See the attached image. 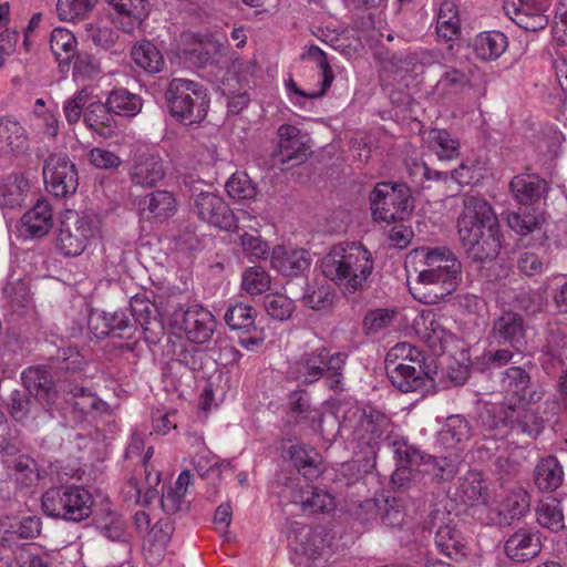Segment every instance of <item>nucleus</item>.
Wrapping results in <instances>:
<instances>
[{"label": "nucleus", "mask_w": 567, "mask_h": 567, "mask_svg": "<svg viewBox=\"0 0 567 567\" xmlns=\"http://www.w3.org/2000/svg\"><path fill=\"white\" fill-rule=\"evenodd\" d=\"M42 522L38 516L4 517L0 519V539L11 545L19 539L37 537Z\"/></svg>", "instance_id": "obj_30"}, {"label": "nucleus", "mask_w": 567, "mask_h": 567, "mask_svg": "<svg viewBox=\"0 0 567 567\" xmlns=\"http://www.w3.org/2000/svg\"><path fill=\"white\" fill-rule=\"evenodd\" d=\"M322 275L343 292L363 290L372 275L374 261L371 252L358 243L332 246L320 264Z\"/></svg>", "instance_id": "obj_2"}, {"label": "nucleus", "mask_w": 567, "mask_h": 567, "mask_svg": "<svg viewBox=\"0 0 567 567\" xmlns=\"http://www.w3.org/2000/svg\"><path fill=\"white\" fill-rule=\"evenodd\" d=\"M477 72V68L468 59L456 61L451 65L446 64L436 86L445 94L463 93L472 87Z\"/></svg>", "instance_id": "obj_21"}, {"label": "nucleus", "mask_w": 567, "mask_h": 567, "mask_svg": "<svg viewBox=\"0 0 567 567\" xmlns=\"http://www.w3.org/2000/svg\"><path fill=\"white\" fill-rule=\"evenodd\" d=\"M501 391L518 400V403H536L542 394L533 390L530 375L520 367H511L499 373Z\"/></svg>", "instance_id": "obj_22"}, {"label": "nucleus", "mask_w": 567, "mask_h": 567, "mask_svg": "<svg viewBox=\"0 0 567 567\" xmlns=\"http://www.w3.org/2000/svg\"><path fill=\"white\" fill-rule=\"evenodd\" d=\"M42 174L47 190L55 197H69L78 189L76 167L65 154H50L44 159Z\"/></svg>", "instance_id": "obj_12"}, {"label": "nucleus", "mask_w": 567, "mask_h": 567, "mask_svg": "<svg viewBox=\"0 0 567 567\" xmlns=\"http://www.w3.org/2000/svg\"><path fill=\"white\" fill-rule=\"evenodd\" d=\"M536 516L540 526L553 532H559L565 527L561 503L555 497L542 501L537 507Z\"/></svg>", "instance_id": "obj_52"}, {"label": "nucleus", "mask_w": 567, "mask_h": 567, "mask_svg": "<svg viewBox=\"0 0 567 567\" xmlns=\"http://www.w3.org/2000/svg\"><path fill=\"white\" fill-rule=\"evenodd\" d=\"M291 412L296 423H306L311 430H321L323 413L317 406H312L310 398L305 392H293L290 396Z\"/></svg>", "instance_id": "obj_42"}, {"label": "nucleus", "mask_w": 567, "mask_h": 567, "mask_svg": "<svg viewBox=\"0 0 567 567\" xmlns=\"http://www.w3.org/2000/svg\"><path fill=\"white\" fill-rule=\"evenodd\" d=\"M22 228L31 237H43L51 229L52 209L50 204L44 200H38L37 204L24 213L21 218Z\"/></svg>", "instance_id": "obj_36"}, {"label": "nucleus", "mask_w": 567, "mask_h": 567, "mask_svg": "<svg viewBox=\"0 0 567 567\" xmlns=\"http://www.w3.org/2000/svg\"><path fill=\"white\" fill-rule=\"evenodd\" d=\"M51 370L49 363L29 367L21 373L23 388L47 404H51L56 396L55 381Z\"/></svg>", "instance_id": "obj_25"}, {"label": "nucleus", "mask_w": 567, "mask_h": 567, "mask_svg": "<svg viewBox=\"0 0 567 567\" xmlns=\"http://www.w3.org/2000/svg\"><path fill=\"white\" fill-rule=\"evenodd\" d=\"M96 233L97 225L93 217L71 212L61 221L56 246L66 257L80 256Z\"/></svg>", "instance_id": "obj_11"}, {"label": "nucleus", "mask_w": 567, "mask_h": 567, "mask_svg": "<svg viewBox=\"0 0 567 567\" xmlns=\"http://www.w3.org/2000/svg\"><path fill=\"white\" fill-rule=\"evenodd\" d=\"M114 10L115 20L124 32L130 33L140 27L148 14L146 0H105Z\"/></svg>", "instance_id": "obj_29"}, {"label": "nucleus", "mask_w": 567, "mask_h": 567, "mask_svg": "<svg viewBox=\"0 0 567 567\" xmlns=\"http://www.w3.org/2000/svg\"><path fill=\"white\" fill-rule=\"evenodd\" d=\"M29 189V182L19 174H12L7 177L0 187V195L3 197V204L10 207L20 205L23 202L24 194Z\"/></svg>", "instance_id": "obj_58"}, {"label": "nucleus", "mask_w": 567, "mask_h": 567, "mask_svg": "<svg viewBox=\"0 0 567 567\" xmlns=\"http://www.w3.org/2000/svg\"><path fill=\"white\" fill-rule=\"evenodd\" d=\"M61 389L64 393L71 395L69 401H71L74 409L82 414H87L104 404L95 394L82 385L65 382Z\"/></svg>", "instance_id": "obj_54"}, {"label": "nucleus", "mask_w": 567, "mask_h": 567, "mask_svg": "<svg viewBox=\"0 0 567 567\" xmlns=\"http://www.w3.org/2000/svg\"><path fill=\"white\" fill-rule=\"evenodd\" d=\"M106 102L115 115L125 117L136 116L143 106V100L140 95L123 87L112 90L106 97Z\"/></svg>", "instance_id": "obj_46"}, {"label": "nucleus", "mask_w": 567, "mask_h": 567, "mask_svg": "<svg viewBox=\"0 0 567 567\" xmlns=\"http://www.w3.org/2000/svg\"><path fill=\"white\" fill-rule=\"evenodd\" d=\"M426 141L440 161H452L460 156V141L446 130L431 128Z\"/></svg>", "instance_id": "obj_43"}, {"label": "nucleus", "mask_w": 567, "mask_h": 567, "mask_svg": "<svg viewBox=\"0 0 567 567\" xmlns=\"http://www.w3.org/2000/svg\"><path fill=\"white\" fill-rule=\"evenodd\" d=\"M437 549L451 559H457L466 554L465 540L462 533L452 524L441 525L434 537Z\"/></svg>", "instance_id": "obj_41"}, {"label": "nucleus", "mask_w": 567, "mask_h": 567, "mask_svg": "<svg viewBox=\"0 0 567 567\" xmlns=\"http://www.w3.org/2000/svg\"><path fill=\"white\" fill-rule=\"evenodd\" d=\"M96 529L111 540L118 542L125 537V522L112 509H103L94 517Z\"/></svg>", "instance_id": "obj_53"}, {"label": "nucleus", "mask_w": 567, "mask_h": 567, "mask_svg": "<svg viewBox=\"0 0 567 567\" xmlns=\"http://www.w3.org/2000/svg\"><path fill=\"white\" fill-rule=\"evenodd\" d=\"M386 375L394 388L403 393H425L434 388V379L426 370L424 360L414 363H390L385 367Z\"/></svg>", "instance_id": "obj_15"}, {"label": "nucleus", "mask_w": 567, "mask_h": 567, "mask_svg": "<svg viewBox=\"0 0 567 567\" xmlns=\"http://www.w3.org/2000/svg\"><path fill=\"white\" fill-rule=\"evenodd\" d=\"M303 302L313 310L330 308L336 299V291L331 285H321L303 295Z\"/></svg>", "instance_id": "obj_62"}, {"label": "nucleus", "mask_w": 567, "mask_h": 567, "mask_svg": "<svg viewBox=\"0 0 567 567\" xmlns=\"http://www.w3.org/2000/svg\"><path fill=\"white\" fill-rule=\"evenodd\" d=\"M41 503L45 515L80 523L91 516L94 499L89 489L83 486L66 484L45 491Z\"/></svg>", "instance_id": "obj_8"}, {"label": "nucleus", "mask_w": 567, "mask_h": 567, "mask_svg": "<svg viewBox=\"0 0 567 567\" xmlns=\"http://www.w3.org/2000/svg\"><path fill=\"white\" fill-rule=\"evenodd\" d=\"M394 423L384 411L364 405L360 411L358 423L354 427L358 455L361 456L362 467L365 472L375 467L377 456L383 441L389 440V445L395 439L393 436Z\"/></svg>", "instance_id": "obj_5"}, {"label": "nucleus", "mask_w": 567, "mask_h": 567, "mask_svg": "<svg viewBox=\"0 0 567 567\" xmlns=\"http://www.w3.org/2000/svg\"><path fill=\"white\" fill-rule=\"evenodd\" d=\"M169 114L179 123L192 125L204 121L209 107L208 90L200 82L174 78L165 89Z\"/></svg>", "instance_id": "obj_6"}, {"label": "nucleus", "mask_w": 567, "mask_h": 567, "mask_svg": "<svg viewBox=\"0 0 567 567\" xmlns=\"http://www.w3.org/2000/svg\"><path fill=\"white\" fill-rule=\"evenodd\" d=\"M436 32L445 41H453L461 35V21L454 2L444 1L441 3L436 20Z\"/></svg>", "instance_id": "obj_48"}, {"label": "nucleus", "mask_w": 567, "mask_h": 567, "mask_svg": "<svg viewBox=\"0 0 567 567\" xmlns=\"http://www.w3.org/2000/svg\"><path fill=\"white\" fill-rule=\"evenodd\" d=\"M114 112L107 105V102L90 103L84 111L83 121L87 128L99 134L101 137L110 138L115 135L117 123L114 118Z\"/></svg>", "instance_id": "obj_31"}, {"label": "nucleus", "mask_w": 567, "mask_h": 567, "mask_svg": "<svg viewBox=\"0 0 567 567\" xmlns=\"http://www.w3.org/2000/svg\"><path fill=\"white\" fill-rule=\"evenodd\" d=\"M348 354L333 352L326 347H320L305 352L293 365L296 379L302 383L312 384L323 380L324 384L334 392L344 390V368Z\"/></svg>", "instance_id": "obj_7"}, {"label": "nucleus", "mask_w": 567, "mask_h": 567, "mask_svg": "<svg viewBox=\"0 0 567 567\" xmlns=\"http://www.w3.org/2000/svg\"><path fill=\"white\" fill-rule=\"evenodd\" d=\"M563 478V467L554 456L543 458L535 468V484L542 491H555L561 485Z\"/></svg>", "instance_id": "obj_47"}, {"label": "nucleus", "mask_w": 567, "mask_h": 567, "mask_svg": "<svg viewBox=\"0 0 567 567\" xmlns=\"http://www.w3.org/2000/svg\"><path fill=\"white\" fill-rule=\"evenodd\" d=\"M457 231L468 258L485 261L496 258L501 250L499 225L491 205L477 195L463 198L457 218Z\"/></svg>", "instance_id": "obj_1"}, {"label": "nucleus", "mask_w": 567, "mask_h": 567, "mask_svg": "<svg viewBox=\"0 0 567 567\" xmlns=\"http://www.w3.org/2000/svg\"><path fill=\"white\" fill-rule=\"evenodd\" d=\"M295 550L302 556L316 559L327 546V532L322 526H309L295 522L291 525V534Z\"/></svg>", "instance_id": "obj_24"}, {"label": "nucleus", "mask_w": 567, "mask_h": 567, "mask_svg": "<svg viewBox=\"0 0 567 567\" xmlns=\"http://www.w3.org/2000/svg\"><path fill=\"white\" fill-rule=\"evenodd\" d=\"M11 471L10 475L22 487L35 485L40 480V473L35 460L25 454L17 455L11 462L3 461Z\"/></svg>", "instance_id": "obj_45"}, {"label": "nucleus", "mask_w": 567, "mask_h": 567, "mask_svg": "<svg viewBox=\"0 0 567 567\" xmlns=\"http://www.w3.org/2000/svg\"><path fill=\"white\" fill-rule=\"evenodd\" d=\"M164 176V162L156 154H141L134 159L130 169L132 184L143 188L156 186Z\"/></svg>", "instance_id": "obj_27"}, {"label": "nucleus", "mask_w": 567, "mask_h": 567, "mask_svg": "<svg viewBox=\"0 0 567 567\" xmlns=\"http://www.w3.org/2000/svg\"><path fill=\"white\" fill-rule=\"evenodd\" d=\"M370 206L373 219L388 224L405 220L414 207L411 189L405 184L389 182L375 185Z\"/></svg>", "instance_id": "obj_9"}, {"label": "nucleus", "mask_w": 567, "mask_h": 567, "mask_svg": "<svg viewBox=\"0 0 567 567\" xmlns=\"http://www.w3.org/2000/svg\"><path fill=\"white\" fill-rule=\"evenodd\" d=\"M470 437V424L461 415L449 416L444 427L439 432V442L446 449H456L458 444L468 441Z\"/></svg>", "instance_id": "obj_49"}, {"label": "nucleus", "mask_w": 567, "mask_h": 567, "mask_svg": "<svg viewBox=\"0 0 567 567\" xmlns=\"http://www.w3.org/2000/svg\"><path fill=\"white\" fill-rule=\"evenodd\" d=\"M527 327L523 316L512 310H503L493 320L491 336L501 346H508L522 352L526 344Z\"/></svg>", "instance_id": "obj_17"}, {"label": "nucleus", "mask_w": 567, "mask_h": 567, "mask_svg": "<svg viewBox=\"0 0 567 567\" xmlns=\"http://www.w3.org/2000/svg\"><path fill=\"white\" fill-rule=\"evenodd\" d=\"M289 456L293 466L306 480L312 481L320 476L321 457L315 449L295 444L289 449Z\"/></svg>", "instance_id": "obj_40"}, {"label": "nucleus", "mask_w": 567, "mask_h": 567, "mask_svg": "<svg viewBox=\"0 0 567 567\" xmlns=\"http://www.w3.org/2000/svg\"><path fill=\"white\" fill-rule=\"evenodd\" d=\"M393 454L405 463L415 464L420 475L430 476L436 482L451 481L458 472V462L455 455L434 456L421 451L411 444L406 437L395 439L391 443Z\"/></svg>", "instance_id": "obj_10"}, {"label": "nucleus", "mask_w": 567, "mask_h": 567, "mask_svg": "<svg viewBox=\"0 0 567 567\" xmlns=\"http://www.w3.org/2000/svg\"><path fill=\"white\" fill-rule=\"evenodd\" d=\"M270 265L284 276L295 277L309 269L311 259L306 249L276 246L271 251Z\"/></svg>", "instance_id": "obj_26"}, {"label": "nucleus", "mask_w": 567, "mask_h": 567, "mask_svg": "<svg viewBox=\"0 0 567 567\" xmlns=\"http://www.w3.org/2000/svg\"><path fill=\"white\" fill-rule=\"evenodd\" d=\"M194 212L203 221L226 231L238 228L237 217L223 197L210 192H200L194 197Z\"/></svg>", "instance_id": "obj_14"}, {"label": "nucleus", "mask_w": 567, "mask_h": 567, "mask_svg": "<svg viewBox=\"0 0 567 567\" xmlns=\"http://www.w3.org/2000/svg\"><path fill=\"white\" fill-rule=\"evenodd\" d=\"M278 147L272 154L274 165L293 167L307 158L309 146L298 127L282 124L278 128Z\"/></svg>", "instance_id": "obj_16"}, {"label": "nucleus", "mask_w": 567, "mask_h": 567, "mask_svg": "<svg viewBox=\"0 0 567 567\" xmlns=\"http://www.w3.org/2000/svg\"><path fill=\"white\" fill-rule=\"evenodd\" d=\"M423 268L419 270L420 300L436 305L452 295L461 282L462 264L447 247L422 248Z\"/></svg>", "instance_id": "obj_3"}, {"label": "nucleus", "mask_w": 567, "mask_h": 567, "mask_svg": "<svg viewBox=\"0 0 567 567\" xmlns=\"http://www.w3.org/2000/svg\"><path fill=\"white\" fill-rule=\"evenodd\" d=\"M414 327L420 338L434 354H442L445 351V344L452 334L446 329L442 317H437L431 311L422 312L415 319Z\"/></svg>", "instance_id": "obj_23"}, {"label": "nucleus", "mask_w": 567, "mask_h": 567, "mask_svg": "<svg viewBox=\"0 0 567 567\" xmlns=\"http://www.w3.org/2000/svg\"><path fill=\"white\" fill-rule=\"evenodd\" d=\"M271 279L260 266L247 268L241 276V287L250 296L261 295L269 290Z\"/></svg>", "instance_id": "obj_57"}, {"label": "nucleus", "mask_w": 567, "mask_h": 567, "mask_svg": "<svg viewBox=\"0 0 567 567\" xmlns=\"http://www.w3.org/2000/svg\"><path fill=\"white\" fill-rule=\"evenodd\" d=\"M358 516L364 524L380 520L386 527H399L402 525L405 512L401 501L396 497H386L383 499H367L361 506Z\"/></svg>", "instance_id": "obj_19"}, {"label": "nucleus", "mask_w": 567, "mask_h": 567, "mask_svg": "<svg viewBox=\"0 0 567 567\" xmlns=\"http://www.w3.org/2000/svg\"><path fill=\"white\" fill-rule=\"evenodd\" d=\"M540 550L542 543L538 534L527 528H520L513 533L504 545L506 556L517 563L536 557Z\"/></svg>", "instance_id": "obj_28"}, {"label": "nucleus", "mask_w": 567, "mask_h": 567, "mask_svg": "<svg viewBox=\"0 0 567 567\" xmlns=\"http://www.w3.org/2000/svg\"><path fill=\"white\" fill-rule=\"evenodd\" d=\"M32 395L33 393L25 388L14 389L10 392L6 404L9 415L14 421L24 423L38 415L39 399H35V396L32 399Z\"/></svg>", "instance_id": "obj_37"}, {"label": "nucleus", "mask_w": 567, "mask_h": 567, "mask_svg": "<svg viewBox=\"0 0 567 567\" xmlns=\"http://www.w3.org/2000/svg\"><path fill=\"white\" fill-rule=\"evenodd\" d=\"M171 323L173 328L184 332L189 342L197 344L207 342L216 329L213 313L198 305L176 309Z\"/></svg>", "instance_id": "obj_13"}, {"label": "nucleus", "mask_w": 567, "mask_h": 567, "mask_svg": "<svg viewBox=\"0 0 567 567\" xmlns=\"http://www.w3.org/2000/svg\"><path fill=\"white\" fill-rule=\"evenodd\" d=\"M134 62L148 73H158L165 64L161 51L150 41H142L132 49Z\"/></svg>", "instance_id": "obj_50"}, {"label": "nucleus", "mask_w": 567, "mask_h": 567, "mask_svg": "<svg viewBox=\"0 0 567 567\" xmlns=\"http://www.w3.org/2000/svg\"><path fill=\"white\" fill-rule=\"evenodd\" d=\"M289 498L309 515L330 514L336 508L334 497L327 489L310 484L293 487Z\"/></svg>", "instance_id": "obj_20"}, {"label": "nucleus", "mask_w": 567, "mask_h": 567, "mask_svg": "<svg viewBox=\"0 0 567 567\" xmlns=\"http://www.w3.org/2000/svg\"><path fill=\"white\" fill-rule=\"evenodd\" d=\"M302 59L315 61L317 66L320 69L322 76L321 89L318 94H315L313 96H323L334 80V74L329 64L326 52H323L318 45L313 44L310 45L306 54L302 55Z\"/></svg>", "instance_id": "obj_59"}, {"label": "nucleus", "mask_w": 567, "mask_h": 567, "mask_svg": "<svg viewBox=\"0 0 567 567\" xmlns=\"http://www.w3.org/2000/svg\"><path fill=\"white\" fill-rule=\"evenodd\" d=\"M107 318L113 338L130 340L140 332L146 343L157 344L165 336L158 308L145 295H135L128 308L107 312Z\"/></svg>", "instance_id": "obj_4"}, {"label": "nucleus", "mask_w": 567, "mask_h": 567, "mask_svg": "<svg viewBox=\"0 0 567 567\" xmlns=\"http://www.w3.org/2000/svg\"><path fill=\"white\" fill-rule=\"evenodd\" d=\"M532 403L509 404L502 411L501 421L512 432L536 439L544 430V419Z\"/></svg>", "instance_id": "obj_18"}, {"label": "nucleus", "mask_w": 567, "mask_h": 567, "mask_svg": "<svg viewBox=\"0 0 567 567\" xmlns=\"http://www.w3.org/2000/svg\"><path fill=\"white\" fill-rule=\"evenodd\" d=\"M28 146L22 125L12 117L0 118V147L6 152L21 153Z\"/></svg>", "instance_id": "obj_44"}, {"label": "nucleus", "mask_w": 567, "mask_h": 567, "mask_svg": "<svg viewBox=\"0 0 567 567\" xmlns=\"http://www.w3.org/2000/svg\"><path fill=\"white\" fill-rule=\"evenodd\" d=\"M228 195L236 199H250L256 195V187L246 173L237 172L226 183Z\"/></svg>", "instance_id": "obj_61"}, {"label": "nucleus", "mask_w": 567, "mask_h": 567, "mask_svg": "<svg viewBox=\"0 0 567 567\" xmlns=\"http://www.w3.org/2000/svg\"><path fill=\"white\" fill-rule=\"evenodd\" d=\"M264 308L271 318L284 321L291 317L295 305L290 298L281 293H270L264 299Z\"/></svg>", "instance_id": "obj_60"}, {"label": "nucleus", "mask_w": 567, "mask_h": 567, "mask_svg": "<svg viewBox=\"0 0 567 567\" xmlns=\"http://www.w3.org/2000/svg\"><path fill=\"white\" fill-rule=\"evenodd\" d=\"M138 212L145 219H161L173 216L176 200L171 192H152L138 202Z\"/></svg>", "instance_id": "obj_33"}, {"label": "nucleus", "mask_w": 567, "mask_h": 567, "mask_svg": "<svg viewBox=\"0 0 567 567\" xmlns=\"http://www.w3.org/2000/svg\"><path fill=\"white\" fill-rule=\"evenodd\" d=\"M45 354L50 363V369L55 373L79 372L85 365L84 357L75 347H59L53 352V344L45 342Z\"/></svg>", "instance_id": "obj_35"}, {"label": "nucleus", "mask_w": 567, "mask_h": 567, "mask_svg": "<svg viewBox=\"0 0 567 567\" xmlns=\"http://www.w3.org/2000/svg\"><path fill=\"white\" fill-rule=\"evenodd\" d=\"M195 344L183 340L172 341L171 364L183 365L193 372L203 370L207 353Z\"/></svg>", "instance_id": "obj_38"}, {"label": "nucleus", "mask_w": 567, "mask_h": 567, "mask_svg": "<svg viewBox=\"0 0 567 567\" xmlns=\"http://www.w3.org/2000/svg\"><path fill=\"white\" fill-rule=\"evenodd\" d=\"M50 48L60 64H69L75 55L76 39L68 29L55 28L51 33Z\"/></svg>", "instance_id": "obj_51"}, {"label": "nucleus", "mask_w": 567, "mask_h": 567, "mask_svg": "<svg viewBox=\"0 0 567 567\" xmlns=\"http://www.w3.org/2000/svg\"><path fill=\"white\" fill-rule=\"evenodd\" d=\"M471 45L477 59L489 62L507 50L508 39L501 31H484L475 35Z\"/></svg>", "instance_id": "obj_34"}, {"label": "nucleus", "mask_w": 567, "mask_h": 567, "mask_svg": "<svg viewBox=\"0 0 567 567\" xmlns=\"http://www.w3.org/2000/svg\"><path fill=\"white\" fill-rule=\"evenodd\" d=\"M529 508V497L523 489L511 493L503 503L501 514H504L505 520L507 518H519Z\"/></svg>", "instance_id": "obj_64"}, {"label": "nucleus", "mask_w": 567, "mask_h": 567, "mask_svg": "<svg viewBox=\"0 0 567 567\" xmlns=\"http://www.w3.org/2000/svg\"><path fill=\"white\" fill-rule=\"evenodd\" d=\"M394 458L398 466L391 475L393 486L400 489H406L412 483H416L421 480L419 468L415 467V464L405 463L403 460H400L396 454H394Z\"/></svg>", "instance_id": "obj_63"}, {"label": "nucleus", "mask_w": 567, "mask_h": 567, "mask_svg": "<svg viewBox=\"0 0 567 567\" xmlns=\"http://www.w3.org/2000/svg\"><path fill=\"white\" fill-rule=\"evenodd\" d=\"M256 310L249 305L236 302L227 308L224 319L231 330L243 331L256 326Z\"/></svg>", "instance_id": "obj_55"}, {"label": "nucleus", "mask_w": 567, "mask_h": 567, "mask_svg": "<svg viewBox=\"0 0 567 567\" xmlns=\"http://www.w3.org/2000/svg\"><path fill=\"white\" fill-rule=\"evenodd\" d=\"M455 495L467 506L485 505L488 499V487L482 473L468 471L460 478Z\"/></svg>", "instance_id": "obj_32"}, {"label": "nucleus", "mask_w": 567, "mask_h": 567, "mask_svg": "<svg viewBox=\"0 0 567 567\" xmlns=\"http://www.w3.org/2000/svg\"><path fill=\"white\" fill-rule=\"evenodd\" d=\"M97 0H58L56 13L63 21L75 22L85 19Z\"/></svg>", "instance_id": "obj_56"}, {"label": "nucleus", "mask_w": 567, "mask_h": 567, "mask_svg": "<svg viewBox=\"0 0 567 567\" xmlns=\"http://www.w3.org/2000/svg\"><path fill=\"white\" fill-rule=\"evenodd\" d=\"M509 186L515 198L524 205L538 202L547 190V182L533 174L515 176Z\"/></svg>", "instance_id": "obj_39"}]
</instances>
